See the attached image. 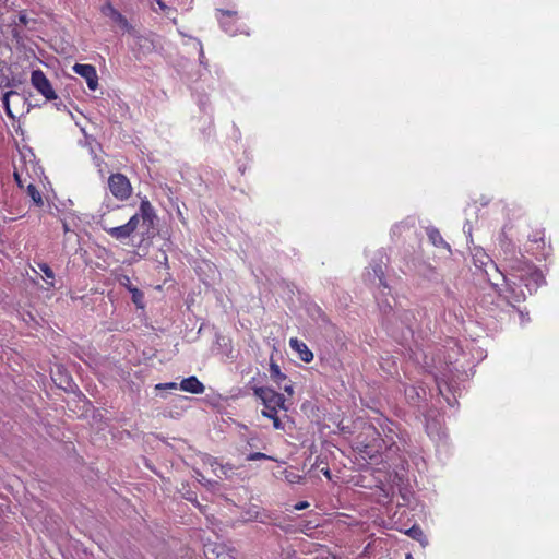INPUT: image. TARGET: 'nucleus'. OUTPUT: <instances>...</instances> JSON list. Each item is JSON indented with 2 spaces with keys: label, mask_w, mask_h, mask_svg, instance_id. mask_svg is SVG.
I'll list each match as a JSON object with an SVG mask.
<instances>
[{
  "label": "nucleus",
  "mask_w": 559,
  "mask_h": 559,
  "mask_svg": "<svg viewBox=\"0 0 559 559\" xmlns=\"http://www.w3.org/2000/svg\"><path fill=\"white\" fill-rule=\"evenodd\" d=\"M108 188L118 201H127L133 191L129 178L121 173H115L108 177Z\"/></svg>",
  "instance_id": "obj_4"
},
{
  "label": "nucleus",
  "mask_w": 559,
  "mask_h": 559,
  "mask_svg": "<svg viewBox=\"0 0 559 559\" xmlns=\"http://www.w3.org/2000/svg\"><path fill=\"white\" fill-rule=\"evenodd\" d=\"M405 534L411 538L417 540L423 547L428 545V538L419 525H413L411 528L405 531Z\"/></svg>",
  "instance_id": "obj_11"
},
{
  "label": "nucleus",
  "mask_w": 559,
  "mask_h": 559,
  "mask_svg": "<svg viewBox=\"0 0 559 559\" xmlns=\"http://www.w3.org/2000/svg\"><path fill=\"white\" fill-rule=\"evenodd\" d=\"M289 345L292 349L298 353L299 358L305 362H310L313 360V353L309 349V347L296 337L290 338Z\"/></svg>",
  "instance_id": "obj_10"
},
{
  "label": "nucleus",
  "mask_w": 559,
  "mask_h": 559,
  "mask_svg": "<svg viewBox=\"0 0 559 559\" xmlns=\"http://www.w3.org/2000/svg\"><path fill=\"white\" fill-rule=\"evenodd\" d=\"M179 388L182 391L189 392L192 394H202L205 390L204 384L195 376H191V377L183 379L180 382Z\"/></svg>",
  "instance_id": "obj_9"
},
{
  "label": "nucleus",
  "mask_w": 559,
  "mask_h": 559,
  "mask_svg": "<svg viewBox=\"0 0 559 559\" xmlns=\"http://www.w3.org/2000/svg\"><path fill=\"white\" fill-rule=\"evenodd\" d=\"M31 83L34 88L40 93L47 100L57 99V94L52 88L50 81L41 70H34L31 74Z\"/></svg>",
  "instance_id": "obj_5"
},
{
  "label": "nucleus",
  "mask_w": 559,
  "mask_h": 559,
  "mask_svg": "<svg viewBox=\"0 0 559 559\" xmlns=\"http://www.w3.org/2000/svg\"><path fill=\"white\" fill-rule=\"evenodd\" d=\"M270 373H271V378L277 383V384H281L283 380L286 379V374H284L282 371H281V368L280 366L276 364V362H271L270 365Z\"/></svg>",
  "instance_id": "obj_16"
},
{
  "label": "nucleus",
  "mask_w": 559,
  "mask_h": 559,
  "mask_svg": "<svg viewBox=\"0 0 559 559\" xmlns=\"http://www.w3.org/2000/svg\"><path fill=\"white\" fill-rule=\"evenodd\" d=\"M259 460L276 461V459H274L273 456H270L262 452H253L247 456V461H259Z\"/></svg>",
  "instance_id": "obj_18"
},
{
  "label": "nucleus",
  "mask_w": 559,
  "mask_h": 559,
  "mask_svg": "<svg viewBox=\"0 0 559 559\" xmlns=\"http://www.w3.org/2000/svg\"><path fill=\"white\" fill-rule=\"evenodd\" d=\"M405 559H414V557L411 554H407Z\"/></svg>",
  "instance_id": "obj_33"
},
{
  "label": "nucleus",
  "mask_w": 559,
  "mask_h": 559,
  "mask_svg": "<svg viewBox=\"0 0 559 559\" xmlns=\"http://www.w3.org/2000/svg\"><path fill=\"white\" fill-rule=\"evenodd\" d=\"M309 507V503L307 501H300L295 504V510H305Z\"/></svg>",
  "instance_id": "obj_26"
},
{
  "label": "nucleus",
  "mask_w": 559,
  "mask_h": 559,
  "mask_svg": "<svg viewBox=\"0 0 559 559\" xmlns=\"http://www.w3.org/2000/svg\"><path fill=\"white\" fill-rule=\"evenodd\" d=\"M284 390H285L286 392H288L289 394H292V393H293V389H292V386H287V385H285V386H284Z\"/></svg>",
  "instance_id": "obj_31"
},
{
  "label": "nucleus",
  "mask_w": 559,
  "mask_h": 559,
  "mask_svg": "<svg viewBox=\"0 0 559 559\" xmlns=\"http://www.w3.org/2000/svg\"><path fill=\"white\" fill-rule=\"evenodd\" d=\"M129 290L132 293V300L135 304H139L140 299L143 298V294L136 287H129Z\"/></svg>",
  "instance_id": "obj_20"
},
{
  "label": "nucleus",
  "mask_w": 559,
  "mask_h": 559,
  "mask_svg": "<svg viewBox=\"0 0 559 559\" xmlns=\"http://www.w3.org/2000/svg\"><path fill=\"white\" fill-rule=\"evenodd\" d=\"M531 241L537 242V241H544V231H537L536 235H534L532 238H530Z\"/></svg>",
  "instance_id": "obj_25"
},
{
  "label": "nucleus",
  "mask_w": 559,
  "mask_h": 559,
  "mask_svg": "<svg viewBox=\"0 0 559 559\" xmlns=\"http://www.w3.org/2000/svg\"><path fill=\"white\" fill-rule=\"evenodd\" d=\"M506 281V288L500 295H502L509 304L521 302L526 298V293L522 289V285L519 280L512 277V280H508L503 276Z\"/></svg>",
  "instance_id": "obj_7"
},
{
  "label": "nucleus",
  "mask_w": 559,
  "mask_h": 559,
  "mask_svg": "<svg viewBox=\"0 0 559 559\" xmlns=\"http://www.w3.org/2000/svg\"><path fill=\"white\" fill-rule=\"evenodd\" d=\"M508 265L512 272L511 276L519 280L528 294L535 292L545 282L543 273L525 259H509Z\"/></svg>",
  "instance_id": "obj_2"
},
{
  "label": "nucleus",
  "mask_w": 559,
  "mask_h": 559,
  "mask_svg": "<svg viewBox=\"0 0 559 559\" xmlns=\"http://www.w3.org/2000/svg\"><path fill=\"white\" fill-rule=\"evenodd\" d=\"M253 393L264 405V409L261 412L262 416L272 417L277 415L280 409H285V397L282 393L269 386H254Z\"/></svg>",
  "instance_id": "obj_3"
},
{
  "label": "nucleus",
  "mask_w": 559,
  "mask_h": 559,
  "mask_svg": "<svg viewBox=\"0 0 559 559\" xmlns=\"http://www.w3.org/2000/svg\"><path fill=\"white\" fill-rule=\"evenodd\" d=\"M37 266L43 272L46 283L50 287H53L55 286V283H53L55 273H53L52 269L47 263H44V262L37 263Z\"/></svg>",
  "instance_id": "obj_15"
},
{
  "label": "nucleus",
  "mask_w": 559,
  "mask_h": 559,
  "mask_svg": "<svg viewBox=\"0 0 559 559\" xmlns=\"http://www.w3.org/2000/svg\"><path fill=\"white\" fill-rule=\"evenodd\" d=\"M100 13L104 16L109 17L114 23H116L122 31L128 34L134 33V27L129 23L128 19L120 13L111 2L107 1L100 7Z\"/></svg>",
  "instance_id": "obj_6"
},
{
  "label": "nucleus",
  "mask_w": 559,
  "mask_h": 559,
  "mask_svg": "<svg viewBox=\"0 0 559 559\" xmlns=\"http://www.w3.org/2000/svg\"><path fill=\"white\" fill-rule=\"evenodd\" d=\"M120 283L122 285H124L128 289H129V287H132L130 278L126 275L122 276V278L120 280Z\"/></svg>",
  "instance_id": "obj_27"
},
{
  "label": "nucleus",
  "mask_w": 559,
  "mask_h": 559,
  "mask_svg": "<svg viewBox=\"0 0 559 559\" xmlns=\"http://www.w3.org/2000/svg\"><path fill=\"white\" fill-rule=\"evenodd\" d=\"M13 177H14V180H15L17 187L23 189L25 187L26 180L22 178V174H20L19 171L15 170L13 174Z\"/></svg>",
  "instance_id": "obj_21"
},
{
  "label": "nucleus",
  "mask_w": 559,
  "mask_h": 559,
  "mask_svg": "<svg viewBox=\"0 0 559 559\" xmlns=\"http://www.w3.org/2000/svg\"><path fill=\"white\" fill-rule=\"evenodd\" d=\"M372 271L376 277L379 278L380 285L383 286L384 289H388L389 286L384 280V270L381 263H376L372 265Z\"/></svg>",
  "instance_id": "obj_17"
},
{
  "label": "nucleus",
  "mask_w": 559,
  "mask_h": 559,
  "mask_svg": "<svg viewBox=\"0 0 559 559\" xmlns=\"http://www.w3.org/2000/svg\"><path fill=\"white\" fill-rule=\"evenodd\" d=\"M12 97H16V98H22L21 95L15 92V91H8L7 93L3 94V97H2V104H3V107H4V110L7 112V115L10 117V118H14V114L12 112V109H11V106H10V99Z\"/></svg>",
  "instance_id": "obj_13"
},
{
  "label": "nucleus",
  "mask_w": 559,
  "mask_h": 559,
  "mask_svg": "<svg viewBox=\"0 0 559 559\" xmlns=\"http://www.w3.org/2000/svg\"><path fill=\"white\" fill-rule=\"evenodd\" d=\"M26 191H27L28 197L32 199V201L37 206H43L44 205L41 193L39 192V190L36 188V186L34 183H28L26 186Z\"/></svg>",
  "instance_id": "obj_14"
},
{
  "label": "nucleus",
  "mask_w": 559,
  "mask_h": 559,
  "mask_svg": "<svg viewBox=\"0 0 559 559\" xmlns=\"http://www.w3.org/2000/svg\"><path fill=\"white\" fill-rule=\"evenodd\" d=\"M219 16V23L225 28L226 32H229L230 29L227 27L229 21H233L237 17V12L231 10H217Z\"/></svg>",
  "instance_id": "obj_12"
},
{
  "label": "nucleus",
  "mask_w": 559,
  "mask_h": 559,
  "mask_svg": "<svg viewBox=\"0 0 559 559\" xmlns=\"http://www.w3.org/2000/svg\"><path fill=\"white\" fill-rule=\"evenodd\" d=\"M72 69L76 74L85 79L91 91L97 90L98 74L94 66L87 63H75Z\"/></svg>",
  "instance_id": "obj_8"
},
{
  "label": "nucleus",
  "mask_w": 559,
  "mask_h": 559,
  "mask_svg": "<svg viewBox=\"0 0 559 559\" xmlns=\"http://www.w3.org/2000/svg\"><path fill=\"white\" fill-rule=\"evenodd\" d=\"M429 238L433 242V245L439 246V243H444L442 237L440 236L439 231L433 229L429 233Z\"/></svg>",
  "instance_id": "obj_19"
},
{
  "label": "nucleus",
  "mask_w": 559,
  "mask_h": 559,
  "mask_svg": "<svg viewBox=\"0 0 559 559\" xmlns=\"http://www.w3.org/2000/svg\"><path fill=\"white\" fill-rule=\"evenodd\" d=\"M156 214L151 202L145 198L140 202L139 212L132 215L129 221L117 227H103L104 230L114 239L122 241L138 230L142 237L150 234L151 229L154 228V221Z\"/></svg>",
  "instance_id": "obj_1"
},
{
  "label": "nucleus",
  "mask_w": 559,
  "mask_h": 559,
  "mask_svg": "<svg viewBox=\"0 0 559 559\" xmlns=\"http://www.w3.org/2000/svg\"><path fill=\"white\" fill-rule=\"evenodd\" d=\"M323 474L326 478L331 479V473H330V469L326 468V469H323Z\"/></svg>",
  "instance_id": "obj_30"
},
{
  "label": "nucleus",
  "mask_w": 559,
  "mask_h": 559,
  "mask_svg": "<svg viewBox=\"0 0 559 559\" xmlns=\"http://www.w3.org/2000/svg\"><path fill=\"white\" fill-rule=\"evenodd\" d=\"M19 21H20V23H21V24H23V25H27V23H28V19H27V16H26V14H24V13H22V14H20V15H19Z\"/></svg>",
  "instance_id": "obj_28"
},
{
  "label": "nucleus",
  "mask_w": 559,
  "mask_h": 559,
  "mask_svg": "<svg viewBox=\"0 0 559 559\" xmlns=\"http://www.w3.org/2000/svg\"><path fill=\"white\" fill-rule=\"evenodd\" d=\"M154 2L159 7V9L163 12H167L170 10V8L168 5H166V3L163 0H154Z\"/></svg>",
  "instance_id": "obj_24"
},
{
  "label": "nucleus",
  "mask_w": 559,
  "mask_h": 559,
  "mask_svg": "<svg viewBox=\"0 0 559 559\" xmlns=\"http://www.w3.org/2000/svg\"><path fill=\"white\" fill-rule=\"evenodd\" d=\"M209 551H210V547H209V546H205L204 555H205L209 559H214L213 557H211V556L209 555Z\"/></svg>",
  "instance_id": "obj_29"
},
{
  "label": "nucleus",
  "mask_w": 559,
  "mask_h": 559,
  "mask_svg": "<svg viewBox=\"0 0 559 559\" xmlns=\"http://www.w3.org/2000/svg\"><path fill=\"white\" fill-rule=\"evenodd\" d=\"M269 418H270V419H272V421H273V427H274L275 429H278V430H280V429H283V428H284L283 423L281 421V419H280L278 415H274V416L269 417Z\"/></svg>",
  "instance_id": "obj_22"
},
{
  "label": "nucleus",
  "mask_w": 559,
  "mask_h": 559,
  "mask_svg": "<svg viewBox=\"0 0 559 559\" xmlns=\"http://www.w3.org/2000/svg\"><path fill=\"white\" fill-rule=\"evenodd\" d=\"M63 230L67 233L69 230L68 228V224L67 223H63Z\"/></svg>",
  "instance_id": "obj_32"
},
{
  "label": "nucleus",
  "mask_w": 559,
  "mask_h": 559,
  "mask_svg": "<svg viewBox=\"0 0 559 559\" xmlns=\"http://www.w3.org/2000/svg\"><path fill=\"white\" fill-rule=\"evenodd\" d=\"M178 384L176 382H168L164 384H157L156 389H177Z\"/></svg>",
  "instance_id": "obj_23"
}]
</instances>
